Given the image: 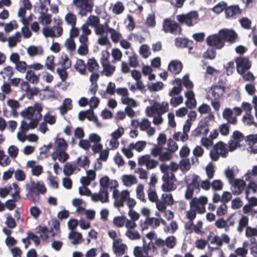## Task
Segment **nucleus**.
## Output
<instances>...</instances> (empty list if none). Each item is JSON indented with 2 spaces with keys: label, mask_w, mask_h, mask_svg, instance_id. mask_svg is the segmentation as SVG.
Wrapping results in <instances>:
<instances>
[{
  "label": "nucleus",
  "mask_w": 257,
  "mask_h": 257,
  "mask_svg": "<svg viewBox=\"0 0 257 257\" xmlns=\"http://www.w3.org/2000/svg\"><path fill=\"white\" fill-rule=\"evenodd\" d=\"M43 110L40 103H35L33 106H29L21 112V116L29 120H31L29 124L30 128H36L40 120H41L42 115L41 112Z\"/></svg>",
  "instance_id": "f257e3e1"
},
{
  "label": "nucleus",
  "mask_w": 257,
  "mask_h": 257,
  "mask_svg": "<svg viewBox=\"0 0 257 257\" xmlns=\"http://www.w3.org/2000/svg\"><path fill=\"white\" fill-rule=\"evenodd\" d=\"M26 189L27 191L26 196L34 202L39 201L40 194H44L47 191L44 184H40L38 182L36 183L34 181L26 184Z\"/></svg>",
  "instance_id": "f03ea898"
},
{
  "label": "nucleus",
  "mask_w": 257,
  "mask_h": 257,
  "mask_svg": "<svg viewBox=\"0 0 257 257\" xmlns=\"http://www.w3.org/2000/svg\"><path fill=\"white\" fill-rule=\"evenodd\" d=\"M72 5L78 10V15L85 17L91 13L94 7L93 0H73Z\"/></svg>",
  "instance_id": "7ed1b4c3"
},
{
  "label": "nucleus",
  "mask_w": 257,
  "mask_h": 257,
  "mask_svg": "<svg viewBox=\"0 0 257 257\" xmlns=\"http://www.w3.org/2000/svg\"><path fill=\"white\" fill-rule=\"evenodd\" d=\"M60 59L61 61L59 64H61L62 68H57L56 71L62 81H65L68 77V73L66 70L71 67V60L67 54H63Z\"/></svg>",
  "instance_id": "20e7f679"
},
{
  "label": "nucleus",
  "mask_w": 257,
  "mask_h": 257,
  "mask_svg": "<svg viewBox=\"0 0 257 257\" xmlns=\"http://www.w3.org/2000/svg\"><path fill=\"white\" fill-rule=\"evenodd\" d=\"M163 183L162 185V189L164 192H170L177 188V179L174 174H163L162 176Z\"/></svg>",
  "instance_id": "39448f33"
},
{
  "label": "nucleus",
  "mask_w": 257,
  "mask_h": 257,
  "mask_svg": "<svg viewBox=\"0 0 257 257\" xmlns=\"http://www.w3.org/2000/svg\"><path fill=\"white\" fill-rule=\"evenodd\" d=\"M198 17L197 12L191 11L186 14L177 15L176 18L180 24H185L188 26L191 27L196 23Z\"/></svg>",
  "instance_id": "423d86ee"
},
{
  "label": "nucleus",
  "mask_w": 257,
  "mask_h": 257,
  "mask_svg": "<svg viewBox=\"0 0 257 257\" xmlns=\"http://www.w3.org/2000/svg\"><path fill=\"white\" fill-rule=\"evenodd\" d=\"M163 29L165 32L170 33L175 35H180L182 31L177 23L170 19H166L164 20Z\"/></svg>",
  "instance_id": "0eeeda50"
},
{
  "label": "nucleus",
  "mask_w": 257,
  "mask_h": 257,
  "mask_svg": "<svg viewBox=\"0 0 257 257\" xmlns=\"http://www.w3.org/2000/svg\"><path fill=\"white\" fill-rule=\"evenodd\" d=\"M235 62L237 71L240 75L244 74L251 66V63L247 57H237L235 58Z\"/></svg>",
  "instance_id": "6e6552de"
},
{
  "label": "nucleus",
  "mask_w": 257,
  "mask_h": 257,
  "mask_svg": "<svg viewBox=\"0 0 257 257\" xmlns=\"http://www.w3.org/2000/svg\"><path fill=\"white\" fill-rule=\"evenodd\" d=\"M206 43L208 46H211L216 49H221L224 45L221 36L218 34L209 35L206 39Z\"/></svg>",
  "instance_id": "1a4fd4ad"
},
{
  "label": "nucleus",
  "mask_w": 257,
  "mask_h": 257,
  "mask_svg": "<svg viewBox=\"0 0 257 257\" xmlns=\"http://www.w3.org/2000/svg\"><path fill=\"white\" fill-rule=\"evenodd\" d=\"M13 186L15 189L14 192L12 193L13 199L9 200L5 203L6 207L10 210H13L16 207L15 202L18 201L21 198L20 195V188L16 183H13Z\"/></svg>",
  "instance_id": "9d476101"
},
{
  "label": "nucleus",
  "mask_w": 257,
  "mask_h": 257,
  "mask_svg": "<svg viewBox=\"0 0 257 257\" xmlns=\"http://www.w3.org/2000/svg\"><path fill=\"white\" fill-rule=\"evenodd\" d=\"M219 35L221 36L224 43V42H227L233 44L236 41L238 38L237 33L231 29H222L219 31Z\"/></svg>",
  "instance_id": "9b49d317"
},
{
  "label": "nucleus",
  "mask_w": 257,
  "mask_h": 257,
  "mask_svg": "<svg viewBox=\"0 0 257 257\" xmlns=\"http://www.w3.org/2000/svg\"><path fill=\"white\" fill-rule=\"evenodd\" d=\"M193 41L186 38L177 37L175 40V45L178 48H188L190 51L193 48Z\"/></svg>",
  "instance_id": "f8f14e48"
},
{
  "label": "nucleus",
  "mask_w": 257,
  "mask_h": 257,
  "mask_svg": "<svg viewBox=\"0 0 257 257\" xmlns=\"http://www.w3.org/2000/svg\"><path fill=\"white\" fill-rule=\"evenodd\" d=\"M183 68L182 63L178 60L171 61L168 65V70L174 74H178Z\"/></svg>",
  "instance_id": "ddd939ff"
},
{
  "label": "nucleus",
  "mask_w": 257,
  "mask_h": 257,
  "mask_svg": "<svg viewBox=\"0 0 257 257\" xmlns=\"http://www.w3.org/2000/svg\"><path fill=\"white\" fill-rule=\"evenodd\" d=\"M233 111L229 108H225L222 112L223 117L225 119L228 123L235 125L237 123V118L233 117Z\"/></svg>",
  "instance_id": "4468645a"
},
{
  "label": "nucleus",
  "mask_w": 257,
  "mask_h": 257,
  "mask_svg": "<svg viewBox=\"0 0 257 257\" xmlns=\"http://www.w3.org/2000/svg\"><path fill=\"white\" fill-rule=\"evenodd\" d=\"M223 158H226L228 155V150L227 148V145L223 142L220 141L217 143L213 147Z\"/></svg>",
  "instance_id": "2eb2a0df"
},
{
  "label": "nucleus",
  "mask_w": 257,
  "mask_h": 257,
  "mask_svg": "<svg viewBox=\"0 0 257 257\" xmlns=\"http://www.w3.org/2000/svg\"><path fill=\"white\" fill-rule=\"evenodd\" d=\"M241 10L238 5L226 6L225 9V16L227 18L232 17L237 14H240Z\"/></svg>",
  "instance_id": "dca6fc26"
},
{
  "label": "nucleus",
  "mask_w": 257,
  "mask_h": 257,
  "mask_svg": "<svg viewBox=\"0 0 257 257\" xmlns=\"http://www.w3.org/2000/svg\"><path fill=\"white\" fill-rule=\"evenodd\" d=\"M233 187L234 189H236V190L232 191V193L234 195H239L242 191L246 185L245 182L241 179H234L233 180Z\"/></svg>",
  "instance_id": "f3484780"
},
{
  "label": "nucleus",
  "mask_w": 257,
  "mask_h": 257,
  "mask_svg": "<svg viewBox=\"0 0 257 257\" xmlns=\"http://www.w3.org/2000/svg\"><path fill=\"white\" fill-rule=\"evenodd\" d=\"M86 67L90 72L98 71L99 68V65L94 58H89L87 60Z\"/></svg>",
  "instance_id": "a211bd4d"
},
{
  "label": "nucleus",
  "mask_w": 257,
  "mask_h": 257,
  "mask_svg": "<svg viewBox=\"0 0 257 257\" xmlns=\"http://www.w3.org/2000/svg\"><path fill=\"white\" fill-rule=\"evenodd\" d=\"M212 96L213 98H220L224 92L225 87L223 86L214 85L211 87Z\"/></svg>",
  "instance_id": "6ab92c4d"
},
{
  "label": "nucleus",
  "mask_w": 257,
  "mask_h": 257,
  "mask_svg": "<svg viewBox=\"0 0 257 257\" xmlns=\"http://www.w3.org/2000/svg\"><path fill=\"white\" fill-rule=\"evenodd\" d=\"M86 64L82 59H78L74 66L76 71L78 72L81 75H85L86 73Z\"/></svg>",
  "instance_id": "aec40b11"
},
{
  "label": "nucleus",
  "mask_w": 257,
  "mask_h": 257,
  "mask_svg": "<svg viewBox=\"0 0 257 257\" xmlns=\"http://www.w3.org/2000/svg\"><path fill=\"white\" fill-rule=\"evenodd\" d=\"M52 157L53 160L57 159L61 163L65 162L69 158V155L65 151L54 152Z\"/></svg>",
  "instance_id": "412c9836"
},
{
  "label": "nucleus",
  "mask_w": 257,
  "mask_h": 257,
  "mask_svg": "<svg viewBox=\"0 0 257 257\" xmlns=\"http://www.w3.org/2000/svg\"><path fill=\"white\" fill-rule=\"evenodd\" d=\"M72 108V100L70 98H66L64 100L62 105L59 107L61 113L63 115Z\"/></svg>",
  "instance_id": "4be33fe9"
},
{
  "label": "nucleus",
  "mask_w": 257,
  "mask_h": 257,
  "mask_svg": "<svg viewBox=\"0 0 257 257\" xmlns=\"http://www.w3.org/2000/svg\"><path fill=\"white\" fill-rule=\"evenodd\" d=\"M56 151L55 152L66 151L68 144L63 138H58L55 141Z\"/></svg>",
  "instance_id": "5701e85b"
},
{
  "label": "nucleus",
  "mask_w": 257,
  "mask_h": 257,
  "mask_svg": "<svg viewBox=\"0 0 257 257\" xmlns=\"http://www.w3.org/2000/svg\"><path fill=\"white\" fill-rule=\"evenodd\" d=\"M51 226L49 231L51 236H54L60 232V223L59 221L55 218L51 219Z\"/></svg>",
  "instance_id": "b1692460"
},
{
  "label": "nucleus",
  "mask_w": 257,
  "mask_h": 257,
  "mask_svg": "<svg viewBox=\"0 0 257 257\" xmlns=\"http://www.w3.org/2000/svg\"><path fill=\"white\" fill-rule=\"evenodd\" d=\"M77 170V166L74 162L67 163L64 166L63 172L66 176H70L73 172Z\"/></svg>",
  "instance_id": "393cba45"
},
{
  "label": "nucleus",
  "mask_w": 257,
  "mask_h": 257,
  "mask_svg": "<svg viewBox=\"0 0 257 257\" xmlns=\"http://www.w3.org/2000/svg\"><path fill=\"white\" fill-rule=\"evenodd\" d=\"M249 218L247 216L242 215L238 220V224L237 230L238 232L241 233L244 228L248 227Z\"/></svg>",
  "instance_id": "a878e982"
},
{
  "label": "nucleus",
  "mask_w": 257,
  "mask_h": 257,
  "mask_svg": "<svg viewBox=\"0 0 257 257\" xmlns=\"http://www.w3.org/2000/svg\"><path fill=\"white\" fill-rule=\"evenodd\" d=\"M123 184L127 187L131 186L138 182L136 177L132 175H124L122 176Z\"/></svg>",
  "instance_id": "bb28decb"
},
{
  "label": "nucleus",
  "mask_w": 257,
  "mask_h": 257,
  "mask_svg": "<svg viewBox=\"0 0 257 257\" xmlns=\"http://www.w3.org/2000/svg\"><path fill=\"white\" fill-rule=\"evenodd\" d=\"M156 106L157 114L161 115L169 110V104L167 102H162L161 103L155 102Z\"/></svg>",
  "instance_id": "cd10ccee"
},
{
  "label": "nucleus",
  "mask_w": 257,
  "mask_h": 257,
  "mask_svg": "<svg viewBox=\"0 0 257 257\" xmlns=\"http://www.w3.org/2000/svg\"><path fill=\"white\" fill-rule=\"evenodd\" d=\"M68 238L73 239L72 243L73 244H76L82 242V235L80 232L72 231L69 233Z\"/></svg>",
  "instance_id": "c85d7f7f"
},
{
  "label": "nucleus",
  "mask_w": 257,
  "mask_h": 257,
  "mask_svg": "<svg viewBox=\"0 0 257 257\" xmlns=\"http://www.w3.org/2000/svg\"><path fill=\"white\" fill-rule=\"evenodd\" d=\"M27 53L31 57L37 55H42L43 50L42 47H36L35 46H30L27 48Z\"/></svg>",
  "instance_id": "c756f323"
},
{
  "label": "nucleus",
  "mask_w": 257,
  "mask_h": 257,
  "mask_svg": "<svg viewBox=\"0 0 257 257\" xmlns=\"http://www.w3.org/2000/svg\"><path fill=\"white\" fill-rule=\"evenodd\" d=\"M107 33L110 34V38L112 41L115 43H118L121 40V34L112 28H107Z\"/></svg>",
  "instance_id": "7c9ffc66"
},
{
  "label": "nucleus",
  "mask_w": 257,
  "mask_h": 257,
  "mask_svg": "<svg viewBox=\"0 0 257 257\" xmlns=\"http://www.w3.org/2000/svg\"><path fill=\"white\" fill-rule=\"evenodd\" d=\"M26 78L33 84H37L39 81V77L32 70H28L26 74Z\"/></svg>",
  "instance_id": "2f4dec72"
},
{
  "label": "nucleus",
  "mask_w": 257,
  "mask_h": 257,
  "mask_svg": "<svg viewBox=\"0 0 257 257\" xmlns=\"http://www.w3.org/2000/svg\"><path fill=\"white\" fill-rule=\"evenodd\" d=\"M90 161L88 157L86 156H84L83 160L81 159V157H78L77 160L74 161L77 166V169L78 171L80 170V167L84 168L86 166H89Z\"/></svg>",
  "instance_id": "473e14b6"
},
{
  "label": "nucleus",
  "mask_w": 257,
  "mask_h": 257,
  "mask_svg": "<svg viewBox=\"0 0 257 257\" xmlns=\"http://www.w3.org/2000/svg\"><path fill=\"white\" fill-rule=\"evenodd\" d=\"M190 208H193L196 212L199 214H202L206 211L205 206H202L192 199L190 202Z\"/></svg>",
  "instance_id": "72a5a7b5"
},
{
  "label": "nucleus",
  "mask_w": 257,
  "mask_h": 257,
  "mask_svg": "<svg viewBox=\"0 0 257 257\" xmlns=\"http://www.w3.org/2000/svg\"><path fill=\"white\" fill-rule=\"evenodd\" d=\"M227 3L224 1H221L212 8V11L215 14H219L223 11L225 12Z\"/></svg>",
  "instance_id": "f704fd0d"
},
{
  "label": "nucleus",
  "mask_w": 257,
  "mask_h": 257,
  "mask_svg": "<svg viewBox=\"0 0 257 257\" xmlns=\"http://www.w3.org/2000/svg\"><path fill=\"white\" fill-rule=\"evenodd\" d=\"M65 20L68 25L76 26L77 18L76 16L72 13H67L65 16Z\"/></svg>",
  "instance_id": "c9c22d12"
},
{
  "label": "nucleus",
  "mask_w": 257,
  "mask_h": 257,
  "mask_svg": "<svg viewBox=\"0 0 257 257\" xmlns=\"http://www.w3.org/2000/svg\"><path fill=\"white\" fill-rule=\"evenodd\" d=\"M0 74L3 75L4 79H5L7 77L10 79L14 75L13 67L10 66L5 67L3 68V70L1 71Z\"/></svg>",
  "instance_id": "e433bc0d"
},
{
  "label": "nucleus",
  "mask_w": 257,
  "mask_h": 257,
  "mask_svg": "<svg viewBox=\"0 0 257 257\" xmlns=\"http://www.w3.org/2000/svg\"><path fill=\"white\" fill-rule=\"evenodd\" d=\"M126 221V217L124 216H115L113 218V223L117 227L120 228L124 226Z\"/></svg>",
  "instance_id": "4c0bfd02"
},
{
  "label": "nucleus",
  "mask_w": 257,
  "mask_h": 257,
  "mask_svg": "<svg viewBox=\"0 0 257 257\" xmlns=\"http://www.w3.org/2000/svg\"><path fill=\"white\" fill-rule=\"evenodd\" d=\"M125 235L131 240H137L141 238V235L139 232L135 229L127 230Z\"/></svg>",
  "instance_id": "58836bf2"
},
{
  "label": "nucleus",
  "mask_w": 257,
  "mask_h": 257,
  "mask_svg": "<svg viewBox=\"0 0 257 257\" xmlns=\"http://www.w3.org/2000/svg\"><path fill=\"white\" fill-rule=\"evenodd\" d=\"M107 28H110L107 23H105V25L99 24L94 28L95 32L96 35L102 36L105 32H107Z\"/></svg>",
  "instance_id": "ea45409f"
},
{
  "label": "nucleus",
  "mask_w": 257,
  "mask_h": 257,
  "mask_svg": "<svg viewBox=\"0 0 257 257\" xmlns=\"http://www.w3.org/2000/svg\"><path fill=\"white\" fill-rule=\"evenodd\" d=\"M124 10V7L121 2H116L112 7V11L115 15L121 14Z\"/></svg>",
  "instance_id": "a19ab883"
},
{
  "label": "nucleus",
  "mask_w": 257,
  "mask_h": 257,
  "mask_svg": "<svg viewBox=\"0 0 257 257\" xmlns=\"http://www.w3.org/2000/svg\"><path fill=\"white\" fill-rule=\"evenodd\" d=\"M104 74L107 77L111 76L115 70V67L110 65L109 63L102 66Z\"/></svg>",
  "instance_id": "79ce46f5"
},
{
  "label": "nucleus",
  "mask_w": 257,
  "mask_h": 257,
  "mask_svg": "<svg viewBox=\"0 0 257 257\" xmlns=\"http://www.w3.org/2000/svg\"><path fill=\"white\" fill-rule=\"evenodd\" d=\"M200 178L197 175H193L192 176V182L190 183L187 184L189 187H192L194 189H200Z\"/></svg>",
  "instance_id": "37998d69"
},
{
  "label": "nucleus",
  "mask_w": 257,
  "mask_h": 257,
  "mask_svg": "<svg viewBox=\"0 0 257 257\" xmlns=\"http://www.w3.org/2000/svg\"><path fill=\"white\" fill-rule=\"evenodd\" d=\"M45 66L48 70L54 72L55 64L53 55H50L47 57L45 62Z\"/></svg>",
  "instance_id": "c03bdc74"
},
{
  "label": "nucleus",
  "mask_w": 257,
  "mask_h": 257,
  "mask_svg": "<svg viewBox=\"0 0 257 257\" xmlns=\"http://www.w3.org/2000/svg\"><path fill=\"white\" fill-rule=\"evenodd\" d=\"M126 248V245L123 243L118 245H113V251L117 256H121L123 254Z\"/></svg>",
  "instance_id": "a18cd8bd"
},
{
  "label": "nucleus",
  "mask_w": 257,
  "mask_h": 257,
  "mask_svg": "<svg viewBox=\"0 0 257 257\" xmlns=\"http://www.w3.org/2000/svg\"><path fill=\"white\" fill-rule=\"evenodd\" d=\"M148 198L151 202H156L159 200L155 188H149L148 190Z\"/></svg>",
  "instance_id": "49530a36"
},
{
  "label": "nucleus",
  "mask_w": 257,
  "mask_h": 257,
  "mask_svg": "<svg viewBox=\"0 0 257 257\" xmlns=\"http://www.w3.org/2000/svg\"><path fill=\"white\" fill-rule=\"evenodd\" d=\"M18 26L17 22L14 20L5 25V31L6 33H10L13 30L17 29Z\"/></svg>",
  "instance_id": "de8ad7c7"
},
{
  "label": "nucleus",
  "mask_w": 257,
  "mask_h": 257,
  "mask_svg": "<svg viewBox=\"0 0 257 257\" xmlns=\"http://www.w3.org/2000/svg\"><path fill=\"white\" fill-rule=\"evenodd\" d=\"M109 57L110 54L107 50H103L102 51L101 56L100 60V63L102 66L109 63Z\"/></svg>",
  "instance_id": "09e8293b"
},
{
  "label": "nucleus",
  "mask_w": 257,
  "mask_h": 257,
  "mask_svg": "<svg viewBox=\"0 0 257 257\" xmlns=\"http://www.w3.org/2000/svg\"><path fill=\"white\" fill-rule=\"evenodd\" d=\"M87 22L88 23L89 25L95 28L98 24H99L100 20L99 18L97 16L94 15H90L88 18Z\"/></svg>",
  "instance_id": "8fccbe9b"
},
{
  "label": "nucleus",
  "mask_w": 257,
  "mask_h": 257,
  "mask_svg": "<svg viewBox=\"0 0 257 257\" xmlns=\"http://www.w3.org/2000/svg\"><path fill=\"white\" fill-rule=\"evenodd\" d=\"M39 91L37 87L30 88L25 92V95L29 99H31L34 95L38 94Z\"/></svg>",
  "instance_id": "3c124183"
},
{
  "label": "nucleus",
  "mask_w": 257,
  "mask_h": 257,
  "mask_svg": "<svg viewBox=\"0 0 257 257\" xmlns=\"http://www.w3.org/2000/svg\"><path fill=\"white\" fill-rule=\"evenodd\" d=\"M41 16L38 18L40 22H44L46 25L50 24L52 21L51 15L47 14V13H41Z\"/></svg>",
  "instance_id": "603ef678"
},
{
  "label": "nucleus",
  "mask_w": 257,
  "mask_h": 257,
  "mask_svg": "<svg viewBox=\"0 0 257 257\" xmlns=\"http://www.w3.org/2000/svg\"><path fill=\"white\" fill-rule=\"evenodd\" d=\"M215 225L219 229L225 228L226 231H228L227 222L223 218H220L216 220Z\"/></svg>",
  "instance_id": "864d4df0"
},
{
  "label": "nucleus",
  "mask_w": 257,
  "mask_h": 257,
  "mask_svg": "<svg viewBox=\"0 0 257 257\" xmlns=\"http://www.w3.org/2000/svg\"><path fill=\"white\" fill-rule=\"evenodd\" d=\"M230 126L228 123L221 124L219 126V131L221 135L227 136L229 133Z\"/></svg>",
  "instance_id": "5fc2aeb1"
},
{
  "label": "nucleus",
  "mask_w": 257,
  "mask_h": 257,
  "mask_svg": "<svg viewBox=\"0 0 257 257\" xmlns=\"http://www.w3.org/2000/svg\"><path fill=\"white\" fill-rule=\"evenodd\" d=\"M167 147V150L173 153L176 152L178 149L177 143L172 139H169L168 140Z\"/></svg>",
  "instance_id": "6e6d98bb"
},
{
  "label": "nucleus",
  "mask_w": 257,
  "mask_h": 257,
  "mask_svg": "<svg viewBox=\"0 0 257 257\" xmlns=\"http://www.w3.org/2000/svg\"><path fill=\"white\" fill-rule=\"evenodd\" d=\"M98 194L100 195L99 198L102 201L101 202L106 203L109 201V194L107 190L100 189Z\"/></svg>",
  "instance_id": "4d7b16f0"
},
{
  "label": "nucleus",
  "mask_w": 257,
  "mask_h": 257,
  "mask_svg": "<svg viewBox=\"0 0 257 257\" xmlns=\"http://www.w3.org/2000/svg\"><path fill=\"white\" fill-rule=\"evenodd\" d=\"M28 66L25 61H22L16 64L15 68L18 71L24 73L26 71Z\"/></svg>",
  "instance_id": "13d9d810"
},
{
  "label": "nucleus",
  "mask_w": 257,
  "mask_h": 257,
  "mask_svg": "<svg viewBox=\"0 0 257 257\" xmlns=\"http://www.w3.org/2000/svg\"><path fill=\"white\" fill-rule=\"evenodd\" d=\"M165 244L170 248H173L176 244V238L174 236H170L166 238Z\"/></svg>",
  "instance_id": "bf43d9fd"
},
{
  "label": "nucleus",
  "mask_w": 257,
  "mask_h": 257,
  "mask_svg": "<svg viewBox=\"0 0 257 257\" xmlns=\"http://www.w3.org/2000/svg\"><path fill=\"white\" fill-rule=\"evenodd\" d=\"M183 101V98L182 96L179 95L177 97L173 96L170 99V103L173 107H177Z\"/></svg>",
  "instance_id": "052dcab7"
},
{
  "label": "nucleus",
  "mask_w": 257,
  "mask_h": 257,
  "mask_svg": "<svg viewBox=\"0 0 257 257\" xmlns=\"http://www.w3.org/2000/svg\"><path fill=\"white\" fill-rule=\"evenodd\" d=\"M129 65L136 68L139 65L138 55L134 53L132 56L129 57Z\"/></svg>",
  "instance_id": "680f3d73"
},
{
  "label": "nucleus",
  "mask_w": 257,
  "mask_h": 257,
  "mask_svg": "<svg viewBox=\"0 0 257 257\" xmlns=\"http://www.w3.org/2000/svg\"><path fill=\"white\" fill-rule=\"evenodd\" d=\"M239 23L241 27L246 30H248L251 27V22L247 18H242L239 20Z\"/></svg>",
  "instance_id": "e2e57ef3"
},
{
  "label": "nucleus",
  "mask_w": 257,
  "mask_h": 257,
  "mask_svg": "<svg viewBox=\"0 0 257 257\" xmlns=\"http://www.w3.org/2000/svg\"><path fill=\"white\" fill-rule=\"evenodd\" d=\"M163 147L155 145L151 151V154L154 157H160L162 152Z\"/></svg>",
  "instance_id": "0e129e2a"
},
{
  "label": "nucleus",
  "mask_w": 257,
  "mask_h": 257,
  "mask_svg": "<svg viewBox=\"0 0 257 257\" xmlns=\"http://www.w3.org/2000/svg\"><path fill=\"white\" fill-rule=\"evenodd\" d=\"M173 153L167 150V152L163 153L161 152V154L159 158V159L161 162H166L170 160L172 158V154Z\"/></svg>",
  "instance_id": "69168bd1"
},
{
  "label": "nucleus",
  "mask_w": 257,
  "mask_h": 257,
  "mask_svg": "<svg viewBox=\"0 0 257 257\" xmlns=\"http://www.w3.org/2000/svg\"><path fill=\"white\" fill-rule=\"evenodd\" d=\"M111 55L115 61H120L122 58V54L118 48H113L112 50Z\"/></svg>",
  "instance_id": "338daca9"
},
{
  "label": "nucleus",
  "mask_w": 257,
  "mask_h": 257,
  "mask_svg": "<svg viewBox=\"0 0 257 257\" xmlns=\"http://www.w3.org/2000/svg\"><path fill=\"white\" fill-rule=\"evenodd\" d=\"M65 45L70 51L73 52L76 49L75 43L72 38H69L67 39L65 42Z\"/></svg>",
  "instance_id": "774afa93"
}]
</instances>
